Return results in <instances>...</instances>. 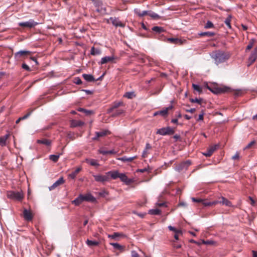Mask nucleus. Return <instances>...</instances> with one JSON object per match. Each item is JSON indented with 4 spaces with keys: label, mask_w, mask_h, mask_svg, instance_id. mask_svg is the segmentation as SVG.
<instances>
[{
    "label": "nucleus",
    "mask_w": 257,
    "mask_h": 257,
    "mask_svg": "<svg viewBox=\"0 0 257 257\" xmlns=\"http://www.w3.org/2000/svg\"><path fill=\"white\" fill-rule=\"evenodd\" d=\"M8 198L16 199L18 200H21L24 197L23 194L21 192L9 191L7 193Z\"/></svg>",
    "instance_id": "obj_6"
},
{
    "label": "nucleus",
    "mask_w": 257,
    "mask_h": 257,
    "mask_svg": "<svg viewBox=\"0 0 257 257\" xmlns=\"http://www.w3.org/2000/svg\"><path fill=\"white\" fill-rule=\"evenodd\" d=\"M114 60L113 56H106L102 58L100 64H104L109 62H112Z\"/></svg>",
    "instance_id": "obj_23"
},
{
    "label": "nucleus",
    "mask_w": 257,
    "mask_h": 257,
    "mask_svg": "<svg viewBox=\"0 0 257 257\" xmlns=\"http://www.w3.org/2000/svg\"><path fill=\"white\" fill-rule=\"evenodd\" d=\"M22 68L27 70V71H30L31 70L30 67H29L28 65H27L25 63H23L22 65Z\"/></svg>",
    "instance_id": "obj_54"
},
{
    "label": "nucleus",
    "mask_w": 257,
    "mask_h": 257,
    "mask_svg": "<svg viewBox=\"0 0 257 257\" xmlns=\"http://www.w3.org/2000/svg\"><path fill=\"white\" fill-rule=\"evenodd\" d=\"M60 155H51L50 156L49 158L54 162H57L59 159Z\"/></svg>",
    "instance_id": "obj_49"
},
{
    "label": "nucleus",
    "mask_w": 257,
    "mask_h": 257,
    "mask_svg": "<svg viewBox=\"0 0 257 257\" xmlns=\"http://www.w3.org/2000/svg\"><path fill=\"white\" fill-rule=\"evenodd\" d=\"M192 88L194 91H196L199 94L202 93V87L199 85L192 84Z\"/></svg>",
    "instance_id": "obj_36"
},
{
    "label": "nucleus",
    "mask_w": 257,
    "mask_h": 257,
    "mask_svg": "<svg viewBox=\"0 0 257 257\" xmlns=\"http://www.w3.org/2000/svg\"><path fill=\"white\" fill-rule=\"evenodd\" d=\"M101 54V50L98 49H95L94 47L91 49V54L92 55H98Z\"/></svg>",
    "instance_id": "obj_41"
},
{
    "label": "nucleus",
    "mask_w": 257,
    "mask_h": 257,
    "mask_svg": "<svg viewBox=\"0 0 257 257\" xmlns=\"http://www.w3.org/2000/svg\"><path fill=\"white\" fill-rule=\"evenodd\" d=\"M23 216L25 220L31 221L32 220L33 216L30 210L25 209L23 211Z\"/></svg>",
    "instance_id": "obj_17"
},
{
    "label": "nucleus",
    "mask_w": 257,
    "mask_h": 257,
    "mask_svg": "<svg viewBox=\"0 0 257 257\" xmlns=\"http://www.w3.org/2000/svg\"><path fill=\"white\" fill-rule=\"evenodd\" d=\"M175 131L173 128L170 127H163L158 129L156 134L162 136L171 135L174 134Z\"/></svg>",
    "instance_id": "obj_4"
},
{
    "label": "nucleus",
    "mask_w": 257,
    "mask_h": 257,
    "mask_svg": "<svg viewBox=\"0 0 257 257\" xmlns=\"http://www.w3.org/2000/svg\"><path fill=\"white\" fill-rule=\"evenodd\" d=\"M9 137V135L7 134L4 137H0V145L5 146L6 145V141Z\"/></svg>",
    "instance_id": "obj_37"
},
{
    "label": "nucleus",
    "mask_w": 257,
    "mask_h": 257,
    "mask_svg": "<svg viewBox=\"0 0 257 257\" xmlns=\"http://www.w3.org/2000/svg\"><path fill=\"white\" fill-rule=\"evenodd\" d=\"M65 180L63 177L60 178L57 181H56L52 186L49 187L50 190H52L57 187L58 186L64 184Z\"/></svg>",
    "instance_id": "obj_16"
},
{
    "label": "nucleus",
    "mask_w": 257,
    "mask_h": 257,
    "mask_svg": "<svg viewBox=\"0 0 257 257\" xmlns=\"http://www.w3.org/2000/svg\"><path fill=\"white\" fill-rule=\"evenodd\" d=\"M167 42L169 43H172V44H178V43H181L180 40H179L178 38H168L167 39Z\"/></svg>",
    "instance_id": "obj_45"
},
{
    "label": "nucleus",
    "mask_w": 257,
    "mask_h": 257,
    "mask_svg": "<svg viewBox=\"0 0 257 257\" xmlns=\"http://www.w3.org/2000/svg\"><path fill=\"white\" fill-rule=\"evenodd\" d=\"M107 152L108 151H105L103 149H100L99 150V153L103 155H107Z\"/></svg>",
    "instance_id": "obj_58"
},
{
    "label": "nucleus",
    "mask_w": 257,
    "mask_h": 257,
    "mask_svg": "<svg viewBox=\"0 0 257 257\" xmlns=\"http://www.w3.org/2000/svg\"><path fill=\"white\" fill-rule=\"evenodd\" d=\"M178 206H183V207H186L187 206V204L185 202H180L179 204H178Z\"/></svg>",
    "instance_id": "obj_63"
},
{
    "label": "nucleus",
    "mask_w": 257,
    "mask_h": 257,
    "mask_svg": "<svg viewBox=\"0 0 257 257\" xmlns=\"http://www.w3.org/2000/svg\"><path fill=\"white\" fill-rule=\"evenodd\" d=\"M204 28L206 29H212L214 28V25L211 21H208L205 24Z\"/></svg>",
    "instance_id": "obj_46"
},
{
    "label": "nucleus",
    "mask_w": 257,
    "mask_h": 257,
    "mask_svg": "<svg viewBox=\"0 0 257 257\" xmlns=\"http://www.w3.org/2000/svg\"><path fill=\"white\" fill-rule=\"evenodd\" d=\"M132 257H140L139 254L137 252V251L133 250L132 251Z\"/></svg>",
    "instance_id": "obj_57"
},
{
    "label": "nucleus",
    "mask_w": 257,
    "mask_h": 257,
    "mask_svg": "<svg viewBox=\"0 0 257 257\" xmlns=\"http://www.w3.org/2000/svg\"><path fill=\"white\" fill-rule=\"evenodd\" d=\"M231 18V17L230 15H229V16H228V17L224 21V23L230 29L231 28V24H230Z\"/></svg>",
    "instance_id": "obj_48"
},
{
    "label": "nucleus",
    "mask_w": 257,
    "mask_h": 257,
    "mask_svg": "<svg viewBox=\"0 0 257 257\" xmlns=\"http://www.w3.org/2000/svg\"><path fill=\"white\" fill-rule=\"evenodd\" d=\"M71 124L72 127L81 126L84 124V122L81 120H73Z\"/></svg>",
    "instance_id": "obj_27"
},
{
    "label": "nucleus",
    "mask_w": 257,
    "mask_h": 257,
    "mask_svg": "<svg viewBox=\"0 0 257 257\" xmlns=\"http://www.w3.org/2000/svg\"><path fill=\"white\" fill-rule=\"evenodd\" d=\"M124 105V103L122 101H114L112 103L111 106L107 109V113H111L115 109L119 108L120 107Z\"/></svg>",
    "instance_id": "obj_10"
},
{
    "label": "nucleus",
    "mask_w": 257,
    "mask_h": 257,
    "mask_svg": "<svg viewBox=\"0 0 257 257\" xmlns=\"http://www.w3.org/2000/svg\"><path fill=\"white\" fill-rule=\"evenodd\" d=\"M215 34H216L215 33L212 32H202V33L198 34V35L201 37L206 36L208 37H213L215 35Z\"/></svg>",
    "instance_id": "obj_31"
},
{
    "label": "nucleus",
    "mask_w": 257,
    "mask_h": 257,
    "mask_svg": "<svg viewBox=\"0 0 257 257\" xmlns=\"http://www.w3.org/2000/svg\"><path fill=\"white\" fill-rule=\"evenodd\" d=\"M192 200L194 202H197V203H201L202 201V199H199V198H192Z\"/></svg>",
    "instance_id": "obj_55"
},
{
    "label": "nucleus",
    "mask_w": 257,
    "mask_h": 257,
    "mask_svg": "<svg viewBox=\"0 0 257 257\" xmlns=\"http://www.w3.org/2000/svg\"><path fill=\"white\" fill-rule=\"evenodd\" d=\"M239 157V153L238 152H236L235 154L232 157V159L235 160L238 159Z\"/></svg>",
    "instance_id": "obj_56"
},
{
    "label": "nucleus",
    "mask_w": 257,
    "mask_h": 257,
    "mask_svg": "<svg viewBox=\"0 0 257 257\" xmlns=\"http://www.w3.org/2000/svg\"><path fill=\"white\" fill-rule=\"evenodd\" d=\"M121 235L122 234L118 232H114L113 234L109 235V237H111L112 238L114 239L117 237L121 236Z\"/></svg>",
    "instance_id": "obj_53"
},
{
    "label": "nucleus",
    "mask_w": 257,
    "mask_h": 257,
    "mask_svg": "<svg viewBox=\"0 0 257 257\" xmlns=\"http://www.w3.org/2000/svg\"><path fill=\"white\" fill-rule=\"evenodd\" d=\"M87 162L92 166L97 167L99 166V164L97 163V160L94 159H90L87 160Z\"/></svg>",
    "instance_id": "obj_43"
},
{
    "label": "nucleus",
    "mask_w": 257,
    "mask_h": 257,
    "mask_svg": "<svg viewBox=\"0 0 257 257\" xmlns=\"http://www.w3.org/2000/svg\"><path fill=\"white\" fill-rule=\"evenodd\" d=\"M135 12L139 17H144L148 15L154 19H158L160 18V16L158 14L152 11H141L140 9H136Z\"/></svg>",
    "instance_id": "obj_3"
},
{
    "label": "nucleus",
    "mask_w": 257,
    "mask_h": 257,
    "mask_svg": "<svg viewBox=\"0 0 257 257\" xmlns=\"http://www.w3.org/2000/svg\"><path fill=\"white\" fill-rule=\"evenodd\" d=\"M110 244L112 245L113 248L116 250L122 252L124 251L125 246L121 245L117 243H110Z\"/></svg>",
    "instance_id": "obj_24"
},
{
    "label": "nucleus",
    "mask_w": 257,
    "mask_h": 257,
    "mask_svg": "<svg viewBox=\"0 0 257 257\" xmlns=\"http://www.w3.org/2000/svg\"><path fill=\"white\" fill-rule=\"evenodd\" d=\"M107 175L111 176L113 179H116L119 178L120 173L118 171H109L107 173Z\"/></svg>",
    "instance_id": "obj_26"
},
{
    "label": "nucleus",
    "mask_w": 257,
    "mask_h": 257,
    "mask_svg": "<svg viewBox=\"0 0 257 257\" xmlns=\"http://www.w3.org/2000/svg\"><path fill=\"white\" fill-rule=\"evenodd\" d=\"M81 170V168H77L74 171L69 174L68 175V177L72 179H74L76 178L77 175L80 172Z\"/></svg>",
    "instance_id": "obj_28"
},
{
    "label": "nucleus",
    "mask_w": 257,
    "mask_h": 257,
    "mask_svg": "<svg viewBox=\"0 0 257 257\" xmlns=\"http://www.w3.org/2000/svg\"><path fill=\"white\" fill-rule=\"evenodd\" d=\"M216 146H211L209 149H208L205 152L203 153V154L206 157H210L214 153V152L216 150Z\"/></svg>",
    "instance_id": "obj_20"
},
{
    "label": "nucleus",
    "mask_w": 257,
    "mask_h": 257,
    "mask_svg": "<svg viewBox=\"0 0 257 257\" xmlns=\"http://www.w3.org/2000/svg\"><path fill=\"white\" fill-rule=\"evenodd\" d=\"M37 143L44 144L46 146H49L51 144V141L48 139H42V140H38L37 141Z\"/></svg>",
    "instance_id": "obj_32"
},
{
    "label": "nucleus",
    "mask_w": 257,
    "mask_h": 257,
    "mask_svg": "<svg viewBox=\"0 0 257 257\" xmlns=\"http://www.w3.org/2000/svg\"><path fill=\"white\" fill-rule=\"evenodd\" d=\"M152 30L158 34H161L162 32H164V29L163 28L158 26H155L153 27L152 29Z\"/></svg>",
    "instance_id": "obj_38"
},
{
    "label": "nucleus",
    "mask_w": 257,
    "mask_h": 257,
    "mask_svg": "<svg viewBox=\"0 0 257 257\" xmlns=\"http://www.w3.org/2000/svg\"><path fill=\"white\" fill-rule=\"evenodd\" d=\"M137 158V156H134V157H127L126 156H124V157H121V158H118L117 159L119 160H120L123 162H132L134 160L136 159Z\"/></svg>",
    "instance_id": "obj_25"
},
{
    "label": "nucleus",
    "mask_w": 257,
    "mask_h": 257,
    "mask_svg": "<svg viewBox=\"0 0 257 257\" xmlns=\"http://www.w3.org/2000/svg\"><path fill=\"white\" fill-rule=\"evenodd\" d=\"M103 76H104V74L101 75L99 78H98L96 80L93 77V76L91 74H82L83 78L87 82H94L97 80H101Z\"/></svg>",
    "instance_id": "obj_14"
},
{
    "label": "nucleus",
    "mask_w": 257,
    "mask_h": 257,
    "mask_svg": "<svg viewBox=\"0 0 257 257\" xmlns=\"http://www.w3.org/2000/svg\"><path fill=\"white\" fill-rule=\"evenodd\" d=\"M78 111L84 112L87 115H89L93 113V111L92 110H87L83 108H79L78 109Z\"/></svg>",
    "instance_id": "obj_44"
},
{
    "label": "nucleus",
    "mask_w": 257,
    "mask_h": 257,
    "mask_svg": "<svg viewBox=\"0 0 257 257\" xmlns=\"http://www.w3.org/2000/svg\"><path fill=\"white\" fill-rule=\"evenodd\" d=\"M82 202H83L82 199V195L80 194L78 196L77 198H76L75 200H74L72 201V203L74 204L76 206H78L80 205Z\"/></svg>",
    "instance_id": "obj_30"
},
{
    "label": "nucleus",
    "mask_w": 257,
    "mask_h": 257,
    "mask_svg": "<svg viewBox=\"0 0 257 257\" xmlns=\"http://www.w3.org/2000/svg\"><path fill=\"white\" fill-rule=\"evenodd\" d=\"M96 11L102 15L107 14L106 8L103 6L102 0H92Z\"/></svg>",
    "instance_id": "obj_2"
},
{
    "label": "nucleus",
    "mask_w": 257,
    "mask_h": 257,
    "mask_svg": "<svg viewBox=\"0 0 257 257\" xmlns=\"http://www.w3.org/2000/svg\"><path fill=\"white\" fill-rule=\"evenodd\" d=\"M243 92L241 90H236L234 92V95L236 96H240L242 95Z\"/></svg>",
    "instance_id": "obj_51"
},
{
    "label": "nucleus",
    "mask_w": 257,
    "mask_h": 257,
    "mask_svg": "<svg viewBox=\"0 0 257 257\" xmlns=\"http://www.w3.org/2000/svg\"><path fill=\"white\" fill-rule=\"evenodd\" d=\"M119 178L121 180V181L124 182L126 184H130L132 182V180L126 176L125 174L120 173Z\"/></svg>",
    "instance_id": "obj_19"
},
{
    "label": "nucleus",
    "mask_w": 257,
    "mask_h": 257,
    "mask_svg": "<svg viewBox=\"0 0 257 257\" xmlns=\"http://www.w3.org/2000/svg\"><path fill=\"white\" fill-rule=\"evenodd\" d=\"M191 164V162L189 160L183 162L177 166L176 170L178 171H181L183 170H186Z\"/></svg>",
    "instance_id": "obj_12"
},
{
    "label": "nucleus",
    "mask_w": 257,
    "mask_h": 257,
    "mask_svg": "<svg viewBox=\"0 0 257 257\" xmlns=\"http://www.w3.org/2000/svg\"><path fill=\"white\" fill-rule=\"evenodd\" d=\"M215 202H216V204L218 203H221L226 206L230 207L232 206L231 202L224 197L219 198L218 200L215 201Z\"/></svg>",
    "instance_id": "obj_15"
},
{
    "label": "nucleus",
    "mask_w": 257,
    "mask_h": 257,
    "mask_svg": "<svg viewBox=\"0 0 257 257\" xmlns=\"http://www.w3.org/2000/svg\"><path fill=\"white\" fill-rule=\"evenodd\" d=\"M161 213V211L159 209H153L149 211V213L151 215H159Z\"/></svg>",
    "instance_id": "obj_42"
},
{
    "label": "nucleus",
    "mask_w": 257,
    "mask_h": 257,
    "mask_svg": "<svg viewBox=\"0 0 257 257\" xmlns=\"http://www.w3.org/2000/svg\"><path fill=\"white\" fill-rule=\"evenodd\" d=\"M123 96L128 99H132L135 96V94L134 92H127L124 94Z\"/></svg>",
    "instance_id": "obj_47"
},
{
    "label": "nucleus",
    "mask_w": 257,
    "mask_h": 257,
    "mask_svg": "<svg viewBox=\"0 0 257 257\" xmlns=\"http://www.w3.org/2000/svg\"><path fill=\"white\" fill-rule=\"evenodd\" d=\"M107 23H111L115 27L123 28L125 26V24L122 23L119 21L118 18L116 17H110L109 19L107 20Z\"/></svg>",
    "instance_id": "obj_8"
},
{
    "label": "nucleus",
    "mask_w": 257,
    "mask_h": 257,
    "mask_svg": "<svg viewBox=\"0 0 257 257\" xmlns=\"http://www.w3.org/2000/svg\"><path fill=\"white\" fill-rule=\"evenodd\" d=\"M95 180L98 182L104 183L109 181V176L107 175V173L105 175H93Z\"/></svg>",
    "instance_id": "obj_11"
},
{
    "label": "nucleus",
    "mask_w": 257,
    "mask_h": 257,
    "mask_svg": "<svg viewBox=\"0 0 257 257\" xmlns=\"http://www.w3.org/2000/svg\"><path fill=\"white\" fill-rule=\"evenodd\" d=\"M256 41L254 39H251L249 40L248 44L246 48L245 52L250 50L254 46Z\"/></svg>",
    "instance_id": "obj_33"
},
{
    "label": "nucleus",
    "mask_w": 257,
    "mask_h": 257,
    "mask_svg": "<svg viewBox=\"0 0 257 257\" xmlns=\"http://www.w3.org/2000/svg\"><path fill=\"white\" fill-rule=\"evenodd\" d=\"M211 56L214 59L215 63L218 64L224 62L228 59L230 57V55L222 51L218 50L212 52Z\"/></svg>",
    "instance_id": "obj_1"
},
{
    "label": "nucleus",
    "mask_w": 257,
    "mask_h": 257,
    "mask_svg": "<svg viewBox=\"0 0 257 257\" xmlns=\"http://www.w3.org/2000/svg\"><path fill=\"white\" fill-rule=\"evenodd\" d=\"M148 151L146 150H144V151H143V157L144 158H145L147 157V155H148Z\"/></svg>",
    "instance_id": "obj_62"
},
{
    "label": "nucleus",
    "mask_w": 257,
    "mask_h": 257,
    "mask_svg": "<svg viewBox=\"0 0 257 257\" xmlns=\"http://www.w3.org/2000/svg\"><path fill=\"white\" fill-rule=\"evenodd\" d=\"M116 153H117L116 151H115L114 150H112L110 151H108L107 155H108V154L113 155V154H115Z\"/></svg>",
    "instance_id": "obj_59"
},
{
    "label": "nucleus",
    "mask_w": 257,
    "mask_h": 257,
    "mask_svg": "<svg viewBox=\"0 0 257 257\" xmlns=\"http://www.w3.org/2000/svg\"><path fill=\"white\" fill-rule=\"evenodd\" d=\"M73 82L77 85H80L82 83V81L81 79L78 77L74 78Z\"/></svg>",
    "instance_id": "obj_50"
},
{
    "label": "nucleus",
    "mask_w": 257,
    "mask_h": 257,
    "mask_svg": "<svg viewBox=\"0 0 257 257\" xmlns=\"http://www.w3.org/2000/svg\"><path fill=\"white\" fill-rule=\"evenodd\" d=\"M168 228L170 230L175 232V233L174 234V238H175L176 240H178L179 235L180 234H182V231L181 230H178L171 225L168 226Z\"/></svg>",
    "instance_id": "obj_18"
},
{
    "label": "nucleus",
    "mask_w": 257,
    "mask_h": 257,
    "mask_svg": "<svg viewBox=\"0 0 257 257\" xmlns=\"http://www.w3.org/2000/svg\"><path fill=\"white\" fill-rule=\"evenodd\" d=\"M252 253L253 257H257V251H256L252 250Z\"/></svg>",
    "instance_id": "obj_64"
},
{
    "label": "nucleus",
    "mask_w": 257,
    "mask_h": 257,
    "mask_svg": "<svg viewBox=\"0 0 257 257\" xmlns=\"http://www.w3.org/2000/svg\"><path fill=\"white\" fill-rule=\"evenodd\" d=\"M82 199L83 201L94 202L96 200L95 198L90 194H87L85 195H82Z\"/></svg>",
    "instance_id": "obj_22"
},
{
    "label": "nucleus",
    "mask_w": 257,
    "mask_h": 257,
    "mask_svg": "<svg viewBox=\"0 0 257 257\" xmlns=\"http://www.w3.org/2000/svg\"><path fill=\"white\" fill-rule=\"evenodd\" d=\"M18 25L19 26L22 27L31 29L38 25V23L35 22L33 20L31 19L27 22H20L18 24Z\"/></svg>",
    "instance_id": "obj_7"
},
{
    "label": "nucleus",
    "mask_w": 257,
    "mask_h": 257,
    "mask_svg": "<svg viewBox=\"0 0 257 257\" xmlns=\"http://www.w3.org/2000/svg\"><path fill=\"white\" fill-rule=\"evenodd\" d=\"M151 148H152V147L150 145V144H149V143H147L146 145V147H145V150L148 151V150L151 149Z\"/></svg>",
    "instance_id": "obj_60"
},
{
    "label": "nucleus",
    "mask_w": 257,
    "mask_h": 257,
    "mask_svg": "<svg viewBox=\"0 0 257 257\" xmlns=\"http://www.w3.org/2000/svg\"><path fill=\"white\" fill-rule=\"evenodd\" d=\"M201 203L204 206H212V205H215L216 204V202H215V201H214L212 202H210V201H208L206 200H203V199H202V201L201 202Z\"/></svg>",
    "instance_id": "obj_35"
},
{
    "label": "nucleus",
    "mask_w": 257,
    "mask_h": 257,
    "mask_svg": "<svg viewBox=\"0 0 257 257\" xmlns=\"http://www.w3.org/2000/svg\"><path fill=\"white\" fill-rule=\"evenodd\" d=\"M255 144V141H252L250 142L244 148V149H249L252 148V147Z\"/></svg>",
    "instance_id": "obj_52"
},
{
    "label": "nucleus",
    "mask_w": 257,
    "mask_h": 257,
    "mask_svg": "<svg viewBox=\"0 0 257 257\" xmlns=\"http://www.w3.org/2000/svg\"><path fill=\"white\" fill-rule=\"evenodd\" d=\"M204 113L202 112L201 114L199 115L198 121L202 120L203 119Z\"/></svg>",
    "instance_id": "obj_61"
},
{
    "label": "nucleus",
    "mask_w": 257,
    "mask_h": 257,
    "mask_svg": "<svg viewBox=\"0 0 257 257\" xmlns=\"http://www.w3.org/2000/svg\"><path fill=\"white\" fill-rule=\"evenodd\" d=\"M32 52L29 51L23 50L16 53L14 55L15 59L17 60H20L22 58H26L28 56L31 55Z\"/></svg>",
    "instance_id": "obj_5"
},
{
    "label": "nucleus",
    "mask_w": 257,
    "mask_h": 257,
    "mask_svg": "<svg viewBox=\"0 0 257 257\" xmlns=\"http://www.w3.org/2000/svg\"><path fill=\"white\" fill-rule=\"evenodd\" d=\"M86 243L88 246L91 247L93 246H97L99 245V242L97 241H92L89 239H87Z\"/></svg>",
    "instance_id": "obj_34"
},
{
    "label": "nucleus",
    "mask_w": 257,
    "mask_h": 257,
    "mask_svg": "<svg viewBox=\"0 0 257 257\" xmlns=\"http://www.w3.org/2000/svg\"><path fill=\"white\" fill-rule=\"evenodd\" d=\"M189 100L192 103H197L200 105H201L204 102V100L202 98H190Z\"/></svg>",
    "instance_id": "obj_39"
},
{
    "label": "nucleus",
    "mask_w": 257,
    "mask_h": 257,
    "mask_svg": "<svg viewBox=\"0 0 257 257\" xmlns=\"http://www.w3.org/2000/svg\"><path fill=\"white\" fill-rule=\"evenodd\" d=\"M257 59V47H255L251 52L247 62V66L249 67Z\"/></svg>",
    "instance_id": "obj_9"
},
{
    "label": "nucleus",
    "mask_w": 257,
    "mask_h": 257,
    "mask_svg": "<svg viewBox=\"0 0 257 257\" xmlns=\"http://www.w3.org/2000/svg\"><path fill=\"white\" fill-rule=\"evenodd\" d=\"M110 134V132L108 130H103L100 132H95V137L92 138L93 141L98 140L100 137H103L107 135Z\"/></svg>",
    "instance_id": "obj_13"
},
{
    "label": "nucleus",
    "mask_w": 257,
    "mask_h": 257,
    "mask_svg": "<svg viewBox=\"0 0 257 257\" xmlns=\"http://www.w3.org/2000/svg\"><path fill=\"white\" fill-rule=\"evenodd\" d=\"M173 106L172 105L165 108V109L159 111V114L163 116H166L167 115L168 111L172 109Z\"/></svg>",
    "instance_id": "obj_29"
},
{
    "label": "nucleus",
    "mask_w": 257,
    "mask_h": 257,
    "mask_svg": "<svg viewBox=\"0 0 257 257\" xmlns=\"http://www.w3.org/2000/svg\"><path fill=\"white\" fill-rule=\"evenodd\" d=\"M33 110H30L24 116L20 117L18 119H17L16 121V123H18L21 120L25 119L27 118L32 113Z\"/></svg>",
    "instance_id": "obj_40"
},
{
    "label": "nucleus",
    "mask_w": 257,
    "mask_h": 257,
    "mask_svg": "<svg viewBox=\"0 0 257 257\" xmlns=\"http://www.w3.org/2000/svg\"><path fill=\"white\" fill-rule=\"evenodd\" d=\"M125 112L124 109L121 108H118L115 109L113 112H112L111 116L112 117L119 116L124 113Z\"/></svg>",
    "instance_id": "obj_21"
}]
</instances>
